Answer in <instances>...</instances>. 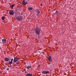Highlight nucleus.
Returning <instances> with one entry per match:
<instances>
[{"mask_svg": "<svg viewBox=\"0 0 76 76\" xmlns=\"http://www.w3.org/2000/svg\"><path fill=\"white\" fill-rule=\"evenodd\" d=\"M18 60L19 58L18 57H15L14 59L13 62H14V63H15V62H16L17 61H18Z\"/></svg>", "mask_w": 76, "mask_h": 76, "instance_id": "nucleus-3", "label": "nucleus"}, {"mask_svg": "<svg viewBox=\"0 0 76 76\" xmlns=\"http://www.w3.org/2000/svg\"><path fill=\"white\" fill-rule=\"evenodd\" d=\"M7 70H9V68H7Z\"/></svg>", "mask_w": 76, "mask_h": 76, "instance_id": "nucleus-22", "label": "nucleus"}, {"mask_svg": "<svg viewBox=\"0 0 76 76\" xmlns=\"http://www.w3.org/2000/svg\"><path fill=\"white\" fill-rule=\"evenodd\" d=\"M37 12L38 13V14H37V15L38 16V11H37Z\"/></svg>", "mask_w": 76, "mask_h": 76, "instance_id": "nucleus-23", "label": "nucleus"}, {"mask_svg": "<svg viewBox=\"0 0 76 76\" xmlns=\"http://www.w3.org/2000/svg\"><path fill=\"white\" fill-rule=\"evenodd\" d=\"M16 19L18 20H22V19H23V18H22V16H18L16 17Z\"/></svg>", "mask_w": 76, "mask_h": 76, "instance_id": "nucleus-1", "label": "nucleus"}, {"mask_svg": "<svg viewBox=\"0 0 76 76\" xmlns=\"http://www.w3.org/2000/svg\"><path fill=\"white\" fill-rule=\"evenodd\" d=\"M19 63H20V61H18L16 62V64H19Z\"/></svg>", "mask_w": 76, "mask_h": 76, "instance_id": "nucleus-17", "label": "nucleus"}, {"mask_svg": "<svg viewBox=\"0 0 76 76\" xmlns=\"http://www.w3.org/2000/svg\"><path fill=\"white\" fill-rule=\"evenodd\" d=\"M48 60L50 62H52L53 61L52 59H51V56H48Z\"/></svg>", "mask_w": 76, "mask_h": 76, "instance_id": "nucleus-7", "label": "nucleus"}, {"mask_svg": "<svg viewBox=\"0 0 76 76\" xmlns=\"http://www.w3.org/2000/svg\"><path fill=\"white\" fill-rule=\"evenodd\" d=\"M5 17L4 16H3L1 17V19H2V20H3L4 19Z\"/></svg>", "mask_w": 76, "mask_h": 76, "instance_id": "nucleus-16", "label": "nucleus"}, {"mask_svg": "<svg viewBox=\"0 0 76 76\" xmlns=\"http://www.w3.org/2000/svg\"><path fill=\"white\" fill-rule=\"evenodd\" d=\"M13 60V59L12 58V59H11V62H12V61Z\"/></svg>", "mask_w": 76, "mask_h": 76, "instance_id": "nucleus-19", "label": "nucleus"}, {"mask_svg": "<svg viewBox=\"0 0 76 76\" xmlns=\"http://www.w3.org/2000/svg\"><path fill=\"white\" fill-rule=\"evenodd\" d=\"M9 13L10 15H14V12H13V11L12 10H10Z\"/></svg>", "mask_w": 76, "mask_h": 76, "instance_id": "nucleus-2", "label": "nucleus"}, {"mask_svg": "<svg viewBox=\"0 0 76 76\" xmlns=\"http://www.w3.org/2000/svg\"><path fill=\"white\" fill-rule=\"evenodd\" d=\"M27 75L28 76H32V74H27Z\"/></svg>", "mask_w": 76, "mask_h": 76, "instance_id": "nucleus-11", "label": "nucleus"}, {"mask_svg": "<svg viewBox=\"0 0 76 76\" xmlns=\"http://www.w3.org/2000/svg\"><path fill=\"white\" fill-rule=\"evenodd\" d=\"M39 37H41V36H39Z\"/></svg>", "mask_w": 76, "mask_h": 76, "instance_id": "nucleus-29", "label": "nucleus"}, {"mask_svg": "<svg viewBox=\"0 0 76 76\" xmlns=\"http://www.w3.org/2000/svg\"><path fill=\"white\" fill-rule=\"evenodd\" d=\"M7 66H4V69H7Z\"/></svg>", "mask_w": 76, "mask_h": 76, "instance_id": "nucleus-13", "label": "nucleus"}, {"mask_svg": "<svg viewBox=\"0 0 76 76\" xmlns=\"http://www.w3.org/2000/svg\"><path fill=\"white\" fill-rule=\"evenodd\" d=\"M39 31H40V30H39V29H38V31H39V32H38V34L39 35Z\"/></svg>", "mask_w": 76, "mask_h": 76, "instance_id": "nucleus-21", "label": "nucleus"}, {"mask_svg": "<svg viewBox=\"0 0 76 76\" xmlns=\"http://www.w3.org/2000/svg\"><path fill=\"white\" fill-rule=\"evenodd\" d=\"M39 13H40V11L39 10H38V15H39Z\"/></svg>", "mask_w": 76, "mask_h": 76, "instance_id": "nucleus-18", "label": "nucleus"}, {"mask_svg": "<svg viewBox=\"0 0 76 76\" xmlns=\"http://www.w3.org/2000/svg\"><path fill=\"white\" fill-rule=\"evenodd\" d=\"M28 9L29 10H32V7H29L28 8Z\"/></svg>", "mask_w": 76, "mask_h": 76, "instance_id": "nucleus-14", "label": "nucleus"}, {"mask_svg": "<svg viewBox=\"0 0 76 76\" xmlns=\"http://www.w3.org/2000/svg\"><path fill=\"white\" fill-rule=\"evenodd\" d=\"M4 60L5 61H7L9 60V59L7 58H6L4 59Z\"/></svg>", "mask_w": 76, "mask_h": 76, "instance_id": "nucleus-9", "label": "nucleus"}, {"mask_svg": "<svg viewBox=\"0 0 76 76\" xmlns=\"http://www.w3.org/2000/svg\"><path fill=\"white\" fill-rule=\"evenodd\" d=\"M42 73L43 74H49L50 73V71H44L42 72Z\"/></svg>", "mask_w": 76, "mask_h": 76, "instance_id": "nucleus-4", "label": "nucleus"}, {"mask_svg": "<svg viewBox=\"0 0 76 76\" xmlns=\"http://www.w3.org/2000/svg\"><path fill=\"white\" fill-rule=\"evenodd\" d=\"M12 62L10 61L9 62V64L10 65H11L12 64Z\"/></svg>", "mask_w": 76, "mask_h": 76, "instance_id": "nucleus-15", "label": "nucleus"}, {"mask_svg": "<svg viewBox=\"0 0 76 76\" xmlns=\"http://www.w3.org/2000/svg\"><path fill=\"white\" fill-rule=\"evenodd\" d=\"M31 66H27V69H30V68H31Z\"/></svg>", "mask_w": 76, "mask_h": 76, "instance_id": "nucleus-10", "label": "nucleus"}, {"mask_svg": "<svg viewBox=\"0 0 76 76\" xmlns=\"http://www.w3.org/2000/svg\"><path fill=\"white\" fill-rule=\"evenodd\" d=\"M35 31L36 34L38 35V28H35L34 29Z\"/></svg>", "mask_w": 76, "mask_h": 76, "instance_id": "nucleus-5", "label": "nucleus"}, {"mask_svg": "<svg viewBox=\"0 0 76 76\" xmlns=\"http://www.w3.org/2000/svg\"><path fill=\"white\" fill-rule=\"evenodd\" d=\"M22 3L24 5H25V4H28V2H25V0H24L23 1Z\"/></svg>", "mask_w": 76, "mask_h": 76, "instance_id": "nucleus-6", "label": "nucleus"}, {"mask_svg": "<svg viewBox=\"0 0 76 76\" xmlns=\"http://www.w3.org/2000/svg\"><path fill=\"white\" fill-rule=\"evenodd\" d=\"M41 6H42V3L41 4Z\"/></svg>", "mask_w": 76, "mask_h": 76, "instance_id": "nucleus-24", "label": "nucleus"}, {"mask_svg": "<svg viewBox=\"0 0 76 76\" xmlns=\"http://www.w3.org/2000/svg\"><path fill=\"white\" fill-rule=\"evenodd\" d=\"M2 43H3V44H4V43H6V40L4 39H2Z\"/></svg>", "mask_w": 76, "mask_h": 76, "instance_id": "nucleus-8", "label": "nucleus"}, {"mask_svg": "<svg viewBox=\"0 0 76 76\" xmlns=\"http://www.w3.org/2000/svg\"><path fill=\"white\" fill-rule=\"evenodd\" d=\"M55 14H56V15H58V11H56Z\"/></svg>", "mask_w": 76, "mask_h": 76, "instance_id": "nucleus-12", "label": "nucleus"}, {"mask_svg": "<svg viewBox=\"0 0 76 76\" xmlns=\"http://www.w3.org/2000/svg\"><path fill=\"white\" fill-rule=\"evenodd\" d=\"M0 49H1V48H0Z\"/></svg>", "mask_w": 76, "mask_h": 76, "instance_id": "nucleus-27", "label": "nucleus"}, {"mask_svg": "<svg viewBox=\"0 0 76 76\" xmlns=\"http://www.w3.org/2000/svg\"><path fill=\"white\" fill-rule=\"evenodd\" d=\"M15 6V5H12L11 6V7H13V6Z\"/></svg>", "mask_w": 76, "mask_h": 76, "instance_id": "nucleus-20", "label": "nucleus"}, {"mask_svg": "<svg viewBox=\"0 0 76 76\" xmlns=\"http://www.w3.org/2000/svg\"><path fill=\"white\" fill-rule=\"evenodd\" d=\"M40 67V66L39 65H38V67Z\"/></svg>", "mask_w": 76, "mask_h": 76, "instance_id": "nucleus-26", "label": "nucleus"}, {"mask_svg": "<svg viewBox=\"0 0 76 76\" xmlns=\"http://www.w3.org/2000/svg\"><path fill=\"white\" fill-rule=\"evenodd\" d=\"M37 59H38V58H37Z\"/></svg>", "mask_w": 76, "mask_h": 76, "instance_id": "nucleus-30", "label": "nucleus"}, {"mask_svg": "<svg viewBox=\"0 0 76 76\" xmlns=\"http://www.w3.org/2000/svg\"><path fill=\"white\" fill-rule=\"evenodd\" d=\"M11 9H13V7H11Z\"/></svg>", "mask_w": 76, "mask_h": 76, "instance_id": "nucleus-25", "label": "nucleus"}, {"mask_svg": "<svg viewBox=\"0 0 76 76\" xmlns=\"http://www.w3.org/2000/svg\"><path fill=\"white\" fill-rule=\"evenodd\" d=\"M40 51H39V53H40Z\"/></svg>", "mask_w": 76, "mask_h": 76, "instance_id": "nucleus-28", "label": "nucleus"}]
</instances>
